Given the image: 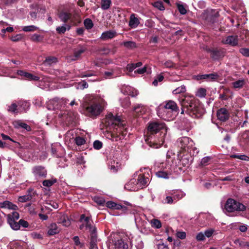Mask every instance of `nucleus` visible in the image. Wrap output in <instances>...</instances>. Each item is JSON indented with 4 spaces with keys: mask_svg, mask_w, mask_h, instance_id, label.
<instances>
[{
    "mask_svg": "<svg viewBox=\"0 0 249 249\" xmlns=\"http://www.w3.org/2000/svg\"><path fill=\"white\" fill-rule=\"evenodd\" d=\"M167 128L164 123L155 121L150 122L147 127V136L145 141L150 146L158 148L164 142Z\"/></svg>",
    "mask_w": 249,
    "mask_h": 249,
    "instance_id": "f257e3e1",
    "label": "nucleus"
},
{
    "mask_svg": "<svg viewBox=\"0 0 249 249\" xmlns=\"http://www.w3.org/2000/svg\"><path fill=\"white\" fill-rule=\"evenodd\" d=\"M105 124L107 126H109L113 129L112 132L108 135L112 141H120L124 139L127 134L128 129L125 127L124 122L119 116H114L110 112L105 118Z\"/></svg>",
    "mask_w": 249,
    "mask_h": 249,
    "instance_id": "f03ea898",
    "label": "nucleus"
},
{
    "mask_svg": "<svg viewBox=\"0 0 249 249\" xmlns=\"http://www.w3.org/2000/svg\"><path fill=\"white\" fill-rule=\"evenodd\" d=\"M181 107V114H187L194 118H200L204 114L205 109L199 100L193 96H185L180 100Z\"/></svg>",
    "mask_w": 249,
    "mask_h": 249,
    "instance_id": "7ed1b4c3",
    "label": "nucleus"
},
{
    "mask_svg": "<svg viewBox=\"0 0 249 249\" xmlns=\"http://www.w3.org/2000/svg\"><path fill=\"white\" fill-rule=\"evenodd\" d=\"M83 108L87 116L93 118L99 115L103 110L101 103L95 99L85 102L83 104Z\"/></svg>",
    "mask_w": 249,
    "mask_h": 249,
    "instance_id": "20e7f679",
    "label": "nucleus"
},
{
    "mask_svg": "<svg viewBox=\"0 0 249 249\" xmlns=\"http://www.w3.org/2000/svg\"><path fill=\"white\" fill-rule=\"evenodd\" d=\"M19 218V214L17 212H13L7 215V221L10 227L15 231L20 229V227L27 228L29 224L27 221L20 219L18 222L16 220Z\"/></svg>",
    "mask_w": 249,
    "mask_h": 249,
    "instance_id": "39448f33",
    "label": "nucleus"
},
{
    "mask_svg": "<svg viewBox=\"0 0 249 249\" xmlns=\"http://www.w3.org/2000/svg\"><path fill=\"white\" fill-rule=\"evenodd\" d=\"M203 50L210 54V58L214 61L221 60L226 54L225 50L223 48L212 47L206 46Z\"/></svg>",
    "mask_w": 249,
    "mask_h": 249,
    "instance_id": "423d86ee",
    "label": "nucleus"
},
{
    "mask_svg": "<svg viewBox=\"0 0 249 249\" xmlns=\"http://www.w3.org/2000/svg\"><path fill=\"white\" fill-rule=\"evenodd\" d=\"M225 209L229 213L234 211L244 212L246 210V206L234 199L229 198L225 204Z\"/></svg>",
    "mask_w": 249,
    "mask_h": 249,
    "instance_id": "0eeeda50",
    "label": "nucleus"
},
{
    "mask_svg": "<svg viewBox=\"0 0 249 249\" xmlns=\"http://www.w3.org/2000/svg\"><path fill=\"white\" fill-rule=\"evenodd\" d=\"M249 36V32L246 30H244L241 32L240 38L238 36H229L226 37L225 39L222 41V42L225 44H229L232 46H235L238 45V40L239 39L244 40L245 38L247 40Z\"/></svg>",
    "mask_w": 249,
    "mask_h": 249,
    "instance_id": "6e6552de",
    "label": "nucleus"
},
{
    "mask_svg": "<svg viewBox=\"0 0 249 249\" xmlns=\"http://www.w3.org/2000/svg\"><path fill=\"white\" fill-rule=\"evenodd\" d=\"M177 143L180 148L179 152L188 151L189 149H193L194 142L193 140L188 137H183L178 139Z\"/></svg>",
    "mask_w": 249,
    "mask_h": 249,
    "instance_id": "1a4fd4ad",
    "label": "nucleus"
},
{
    "mask_svg": "<svg viewBox=\"0 0 249 249\" xmlns=\"http://www.w3.org/2000/svg\"><path fill=\"white\" fill-rule=\"evenodd\" d=\"M33 173L36 182L41 181L43 178H46L47 171L44 166H36L33 169Z\"/></svg>",
    "mask_w": 249,
    "mask_h": 249,
    "instance_id": "9d476101",
    "label": "nucleus"
},
{
    "mask_svg": "<svg viewBox=\"0 0 249 249\" xmlns=\"http://www.w3.org/2000/svg\"><path fill=\"white\" fill-rule=\"evenodd\" d=\"M128 239L126 236L122 233L118 237L115 239L114 246L115 249H128Z\"/></svg>",
    "mask_w": 249,
    "mask_h": 249,
    "instance_id": "9b49d317",
    "label": "nucleus"
},
{
    "mask_svg": "<svg viewBox=\"0 0 249 249\" xmlns=\"http://www.w3.org/2000/svg\"><path fill=\"white\" fill-rule=\"evenodd\" d=\"M219 16V12L215 9L207 10L203 14V18L208 22L214 23Z\"/></svg>",
    "mask_w": 249,
    "mask_h": 249,
    "instance_id": "f8f14e48",
    "label": "nucleus"
},
{
    "mask_svg": "<svg viewBox=\"0 0 249 249\" xmlns=\"http://www.w3.org/2000/svg\"><path fill=\"white\" fill-rule=\"evenodd\" d=\"M165 103V104L163 106L164 109L165 110L164 111V112H166V110L167 109H169L175 116L178 114L179 109L175 102L172 100H169L166 101Z\"/></svg>",
    "mask_w": 249,
    "mask_h": 249,
    "instance_id": "ddd939ff",
    "label": "nucleus"
},
{
    "mask_svg": "<svg viewBox=\"0 0 249 249\" xmlns=\"http://www.w3.org/2000/svg\"><path fill=\"white\" fill-rule=\"evenodd\" d=\"M76 114L71 112L64 115L63 119L67 125L73 126L76 124Z\"/></svg>",
    "mask_w": 249,
    "mask_h": 249,
    "instance_id": "4468645a",
    "label": "nucleus"
},
{
    "mask_svg": "<svg viewBox=\"0 0 249 249\" xmlns=\"http://www.w3.org/2000/svg\"><path fill=\"white\" fill-rule=\"evenodd\" d=\"M219 75L217 73H212L210 74H199L196 76V79L205 80L208 82L215 81L218 79Z\"/></svg>",
    "mask_w": 249,
    "mask_h": 249,
    "instance_id": "2eb2a0df",
    "label": "nucleus"
},
{
    "mask_svg": "<svg viewBox=\"0 0 249 249\" xmlns=\"http://www.w3.org/2000/svg\"><path fill=\"white\" fill-rule=\"evenodd\" d=\"M217 117L222 122H225L229 119L230 114L228 110L224 107L220 108L217 111Z\"/></svg>",
    "mask_w": 249,
    "mask_h": 249,
    "instance_id": "dca6fc26",
    "label": "nucleus"
},
{
    "mask_svg": "<svg viewBox=\"0 0 249 249\" xmlns=\"http://www.w3.org/2000/svg\"><path fill=\"white\" fill-rule=\"evenodd\" d=\"M57 221L58 223L61 224L65 227H68L71 223L68 216L66 214L62 213H59L57 215Z\"/></svg>",
    "mask_w": 249,
    "mask_h": 249,
    "instance_id": "f3484780",
    "label": "nucleus"
},
{
    "mask_svg": "<svg viewBox=\"0 0 249 249\" xmlns=\"http://www.w3.org/2000/svg\"><path fill=\"white\" fill-rule=\"evenodd\" d=\"M149 181V178H148L145 177L143 174H140L138 176V178L137 180L136 179H131L129 183H133L135 182H136L137 184H140V186H145Z\"/></svg>",
    "mask_w": 249,
    "mask_h": 249,
    "instance_id": "a211bd4d",
    "label": "nucleus"
},
{
    "mask_svg": "<svg viewBox=\"0 0 249 249\" xmlns=\"http://www.w3.org/2000/svg\"><path fill=\"white\" fill-rule=\"evenodd\" d=\"M90 247L93 249L97 246V235L96 233V229L95 228H93L91 230H90Z\"/></svg>",
    "mask_w": 249,
    "mask_h": 249,
    "instance_id": "6ab92c4d",
    "label": "nucleus"
},
{
    "mask_svg": "<svg viewBox=\"0 0 249 249\" xmlns=\"http://www.w3.org/2000/svg\"><path fill=\"white\" fill-rule=\"evenodd\" d=\"M0 207L1 208L8 209L14 211H17L18 209V207L16 205L8 200L0 203Z\"/></svg>",
    "mask_w": 249,
    "mask_h": 249,
    "instance_id": "aec40b11",
    "label": "nucleus"
},
{
    "mask_svg": "<svg viewBox=\"0 0 249 249\" xmlns=\"http://www.w3.org/2000/svg\"><path fill=\"white\" fill-rule=\"evenodd\" d=\"M79 221L84 222L86 225V228L89 230L93 228L90 223V218L89 216H86L85 214H82L80 216Z\"/></svg>",
    "mask_w": 249,
    "mask_h": 249,
    "instance_id": "412c9836",
    "label": "nucleus"
},
{
    "mask_svg": "<svg viewBox=\"0 0 249 249\" xmlns=\"http://www.w3.org/2000/svg\"><path fill=\"white\" fill-rule=\"evenodd\" d=\"M116 35L117 34L116 32L109 30L103 32L101 35L100 38L103 40H106L114 38L116 36Z\"/></svg>",
    "mask_w": 249,
    "mask_h": 249,
    "instance_id": "4be33fe9",
    "label": "nucleus"
},
{
    "mask_svg": "<svg viewBox=\"0 0 249 249\" xmlns=\"http://www.w3.org/2000/svg\"><path fill=\"white\" fill-rule=\"evenodd\" d=\"M178 157L179 160L178 162L179 164L182 165L184 167L189 165L190 159L191 158L189 155H183L181 157H180L179 155H178Z\"/></svg>",
    "mask_w": 249,
    "mask_h": 249,
    "instance_id": "5701e85b",
    "label": "nucleus"
},
{
    "mask_svg": "<svg viewBox=\"0 0 249 249\" xmlns=\"http://www.w3.org/2000/svg\"><path fill=\"white\" fill-rule=\"evenodd\" d=\"M58 61L57 58L53 56H49L46 57L45 60L43 62V64L45 66H51L56 64Z\"/></svg>",
    "mask_w": 249,
    "mask_h": 249,
    "instance_id": "b1692460",
    "label": "nucleus"
},
{
    "mask_svg": "<svg viewBox=\"0 0 249 249\" xmlns=\"http://www.w3.org/2000/svg\"><path fill=\"white\" fill-rule=\"evenodd\" d=\"M86 46L79 45L77 48L75 49L74 51V56L76 59L80 56L82 53H84L87 50Z\"/></svg>",
    "mask_w": 249,
    "mask_h": 249,
    "instance_id": "393cba45",
    "label": "nucleus"
},
{
    "mask_svg": "<svg viewBox=\"0 0 249 249\" xmlns=\"http://www.w3.org/2000/svg\"><path fill=\"white\" fill-rule=\"evenodd\" d=\"M140 23L139 20L138 18L135 17V14H133L130 16V20L129 22V25L132 28H136Z\"/></svg>",
    "mask_w": 249,
    "mask_h": 249,
    "instance_id": "a878e982",
    "label": "nucleus"
},
{
    "mask_svg": "<svg viewBox=\"0 0 249 249\" xmlns=\"http://www.w3.org/2000/svg\"><path fill=\"white\" fill-rule=\"evenodd\" d=\"M14 125L16 128H23L28 131L31 130V127L30 126H29V125L25 123H22L19 121H15L14 123Z\"/></svg>",
    "mask_w": 249,
    "mask_h": 249,
    "instance_id": "bb28decb",
    "label": "nucleus"
},
{
    "mask_svg": "<svg viewBox=\"0 0 249 249\" xmlns=\"http://www.w3.org/2000/svg\"><path fill=\"white\" fill-rule=\"evenodd\" d=\"M59 232V231L57 228V226L55 223H53L51 224L49 227V230L48 231V233L50 235H53L55 234H56Z\"/></svg>",
    "mask_w": 249,
    "mask_h": 249,
    "instance_id": "cd10ccee",
    "label": "nucleus"
},
{
    "mask_svg": "<svg viewBox=\"0 0 249 249\" xmlns=\"http://www.w3.org/2000/svg\"><path fill=\"white\" fill-rule=\"evenodd\" d=\"M18 75L21 77V79L31 80V73L22 70H18L17 71Z\"/></svg>",
    "mask_w": 249,
    "mask_h": 249,
    "instance_id": "c85d7f7f",
    "label": "nucleus"
},
{
    "mask_svg": "<svg viewBox=\"0 0 249 249\" xmlns=\"http://www.w3.org/2000/svg\"><path fill=\"white\" fill-rule=\"evenodd\" d=\"M146 111L144 107L138 105L134 108V112L137 116H140L143 114Z\"/></svg>",
    "mask_w": 249,
    "mask_h": 249,
    "instance_id": "c756f323",
    "label": "nucleus"
},
{
    "mask_svg": "<svg viewBox=\"0 0 249 249\" xmlns=\"http://www.w3.org/2000/svg\"><path fill=\"white\" fill-rule=\"evenodd\" d=\"M122 45L128 49H133L137 48L136 43L131 41H124Z\"/></svg>",
    "mask_w": 249,
    "mask_h": 249,
    "instance_id": "7c9ffc66",
    "label": "nucleus"
},
{
    "mask_svg": "<svg viewBox=\"0 0 249 249\" xmlns=\"http://www.w3.org/2000/svg\"><path fill=\"white\" fill-rule=\"evenodd\" d=\"M169 174L170 173L167 171H159L156 173V175L158 177L165 179L169 178Z\"/></svg>",
    "mask_w": 249,
    "mask_h": 249,
    "instance_id": "2f4dec72",
    "label": "nucleus"
},
{
    "mask_svg": "<svg viewBox=\"0 0 249 249\" xmlns=\"http://www.w3.org/2000/svg\"><path fill=\"white\" fill-rule=\"evenodd\" d=\"M57 180L56 178H53L52 179H46L42 181V185L44 186L49 187L53 185L55 183L57 182Z\"/></svg>",
    "mask_w": 249,
    "mask_h": 249,
    "instance_id": "473e14b6",
    "label": "nucleus"
},
{
    "mask_svg": "<svg viewBox=\"0 0 249 249\" xmlns=\"http://www.w3.org/2000/svg\"><path fill=\"white\" fill-rule=\"evenodd\" d=\"M111 4V0H102L101 8L104 10H107L110 7Z\"/></svg>",
    "mask_w": 249,
    "mask_h": 249,
    "instance_id": "72a5a7b5",
    "label": "nucleus"
},
{
    "mask_svg": "<svg viewBox=\"0 0 249 249\" xmlns=\"http://www.w3.org/2000/svg\"><path fill=\"white\" fill-rule=\"evenodd\" d=\"M71 14L67 12H64L60 14V18L64 22H67L68 20L71 19Z\"/></svg>",
    "mask_w": 249,
    "mask_h": 249,
    "instance_id": "f704fd0d",
    "label": "nucleus"
},
{
    "mask_svg": "<svg viewBox=\"0 0 249 249\" xmlns=\"http://www.w3.org/2000/svg\"><path fill=\"white\" fill-rule=\"evenodd\" d=\"M245 84L244 80H238L232 83L233 87L235 89H241Z\"/></svg>",
    "mask_w": 249,
    "mask_h": 249,
    "instance_id": "c9c22d12",
    "label": "nucleus"
},
{
    "mask_svg": "<svg viewBox=\"0 0 249 249\" xmlns=\"http://www.w3.org/2000/svg\"><path fill=\"white\" fill-rule=\"evenodd\" d=\"M18 105L16 103H12L8 107V111L14 114H17L18 112Z\"/></svg>",
    "mask_w": 249,
    "mask_h": 249,
    "instance_id": "e433bc0d",
    "label": "nucleus"
},
{
    "mask_svg": "<svg viewBox=\"0 0 249 249\" xmlns=\"http://www.w3.org/2000/svg\"><path fill=\"white\" fill-rule=\"evenodd\" d=\"M151 224L152 227L155 228L160 229L161 227L160 221L157 219H154L151 220Z\"/></svg>",
    "mask_w": 249,
    "mask_h": 249,
    "instance_id": "4c0bfd02",
    "label": "nucleus"
},
{
    "mask_svg": "<svg viewBox=\"0 0 249 249\" xmlns=\"http://www.w3.org/2000/svg\"><path fill=\"white\" fill-rule=\"evenodd\" d=\"M206 89L201 88L198 89L196 95L200 98H203L206 96Z\"/></svg>",
    "mask_w": 249,
    "mask_h": 249,
    "instance_id": "58836bf2",
    "label": "nucleus"
},
{
    "mask_svg": "<svg viewBox=\"0 0 249 249\" xmlns=\"http://www.w3.org/2000/svg\"><path fill=\"white\" fill-rule=\"evenodd\" d=\"M84 24L87 29H90L93 26L92 21L89 18H86L84 20Z\"/></svg>",
    "mask_w": 249,
    "mask_h": 249,
    "instance_id": "ea45409f",
    "label": "nucleus"
},
{
    "mask_svg": "<svg viewBox=\"0 0 249 249\" xmlns=\"http://www.w3.org/2000/svg\"><path fill=\"white\" fill-rule=\"evenodd\" d=\"M212 159V158L211 157H205L202 159L200 164L203 166H205L210 164Z\"/></svg>",
    "mask_w": 249,
    "mask_h": 249,
    "instance_id": "a19ab883",
    "label": "nucleus"
},
{
    "mask_svg": "<svg viewBox=\"0 0 249 249\" xmlns=\"http://www.w3.org/2000/svg\"><path fill=\"white\" fill-rule=\"evenodd\" d=\"M18 106L21 107L23 110L26 111V110H28L30 108V104L29 102L27 101H24V102H19L18 103Z\"/></svg>",
    "mask_w": 249,
    "mask_h": 249,
    "instance_id": "79ce46f5",
    "label": "nucleus"
},
{
    "mask_svg": "<svg viewBox=\"0 0 249 249\" xmlns=\"http://www.w3.org/2000/svg\"><path fill=\"white\" fill-rule=\"evenodd\" d=\"M186 91L185 86L182 85L181 86L177 88L173 91V93L174 94H180L184 93Z\"/></svg>",
    "mask_w": 249,
    "mask_h": 249,
    "instance_id": "37998d69",
    "label": "nucleus"
},
{
    "mask_svg": "<svg viewBox=\"0 0 249 249\" xmlns=\"http://www.w3.org/2000/svg\"><path fill=\"white\" fill-rule=\"evenodd\" d=\"M43 37H44L42 36L35 34L32 35V41L37 42H40L43 41Z\"/></svg>",
    "mask_w": 249,
    "mask_h": 249,
    "instance_id": "c03bdc74",
    "label": "nucleus"
},
{
    "mask_svg": "<svg viewBox=\"0 0 249 249\" xmlns=\"http://www.w3.org/2000/svg\"><path fill=\"white\" fill-rule=\"evenodd\" d=\"M164 79V76L162 74H160L157 75L152 84L154 86H157L158 82H161Z\"/></svg>",
    "mask_w": 249,
    "mask_h": 249,
    "instance_id": "a18cd8bd",
    "label": "nucleus"
},
{
    "mask_svg": "<svg viewBox=\"0 0 249 249\" xmlns=\"http://www.w3.org/2000/svg\"><path fill=\"white\" fill-rule=\"evenodd\" d=\"M231 157L245 161H249V157L245 155H238L236 154H234L231 155Z\"/></svg>",
    "mask_w": 249,
    "mask_h": 249,
    "instance_id": "49530a36",
    "label": "nucleus"
},
{
    "mask_svg": "<svg viewBox=\"0 0 249 249\" xmlns=\"http://www.w3.org/2000/svg\"><path fill=\"white\" fill-rule=\"evenodd\" d=\"M93 146L95 149L99 150L103 147V143L99 140H96L94 142Z\"/></svg>",
    "mask_w": 249,
    "mask_h": 249,
    "instance_id": "de8ad7c7",
    "label": "nucleus"
},
{
    "mask_svg": "<svg viewBox=\"0 0 249 249\" xmlns=\"http://www.w3.org/2000/svg\"><path fill=\"white\" fill-rule=\"evenodd\" d=\"M75 142L77 145L80 146L84 144L86 141L83 138L81 137H77L75 139Z\"/></svg>",
    "mask_w": 249,
    "mask_h": 249,
    "instance_id": "09e8293b",
    "label": "nucleus"
},
{
    "mask_svg": "<svg viewBox=\"0 0 249 249\" xmlns=\"http://www.w3.org/2000/svg\"><path fill=\"white\" fill-rule=\"evenodd\" d=\"M72 240L74 243L75 245L79 246L80 248L84 247V244L81 243L80 241L79 238L78 236H75L72 238Z\"/></svg>",
    "mask_w": 249,
    "mask_h": 249,
    "instance_id": "8fccbe9b",
    "label": "nucleus"
},
{
    "mask_svg": "<svg viewBox=\"0 0 249 249\" xmlns=\"http://www.w3.org/2000/svg\"><path fill=\"white\" fill-rule=\"evenodd\" d=\"M154 6L161 11L164 10L165 9L163 2L160 1L155 2L154 3Z\"/></svg>",
    "mask_w": 249,
    "mask_h": 249,
    "instance_id": "3c124183",
    "label": "nucleus"
},
{
    "mask_svg": "<svg viewBox=\"0 0 249 249\" xmlns=\"http://www.w3.org/2000/svg\"><path fill=\"white\" fill-rule=\"evenodd\" d=\"M183 196L182 193L180 191H177L176 192H175L173 195V198L175 200V201L176 202L178 200L181 198Z\"/></svg>",
    "mask_w": 249,
    "mask_h": 249,
    "instance_id": "603ef678",
    "label": "nucleus"
},
{
    "mask_svg": "<svg viewBox=\"0 0 249 249\" xmlns=\"http://www.w3.org/2000/svg\"><path fill=\"white\" fill-rule=\"evenodd\" d=\"M126 204L128 206H125L124 205H123V207H124V208H122L121 210L124 213H131L132 211L130 209V208H131V206H132L131 205H130L129 204V203H128V202H127Z\"/></svg>",
    "mask_w": 249,
    "mask_h": 249,
    "instance_id": "864d4df0",
    "label": "nucleus"
},
{
    "mask_svg": "<svg viewBox=\"0 0 249 249\" xmlns=\"http://www.w3.org/2000/svg\"><path fill=\"white\" fill-rule=\"evenodd\" d=\"M30 197H31V196L30 195L20 196L18 197V200L20 202H25L29 200Z\"/></svg>",
    "mask_w": 249,
    "mask_h": 249,
    "instance_id": "5fc2aeb1",
    "label": "nucleus"
},
{
    "mask_svg": "<svg viewBox=\"0 0 249 249\" xmlns=\"http://www.w3.org/2000/svg\"><path fill=\"white\" fill-rule=\"evenodd\" d=\"M67 30V27L66 26H65V25L60 26V27H57L56 28V31L57 33L59 34H63L65 33V32Z\"/></svg>",
    "mask_w": 249,
    "mask_h": 249,
    "instance_id": "6e6d98bb",
    "label": "nucleus"
},
{
    "mask_svg": "<svg viewBox=\"0 0 249 249\" xmlns=\"http://www.w3.org/2000/svg\"><path fill=\"white\" fill-rule=\"evenodd\" d=\"M177 7H178V11L179 12V13H180V14L185 15L187 13V11L183 5L180 4H178Z\"/></svg>",
    "mask_w": 249,
    "mask_h": 249,
    "instance_id": "4d7b16f0",
    "label": "nucleus"
},
{
    "mask_svg": "<svg viewBox=\"0 0 249 249\" xmlns=\"http://www.w3.org/2000/svg\"><path fill=\"white\" fill-rule=\"evenodd\" d=\"M239 52L243 55L247 57H249V49L242 48L240 49Z\"/></svg>",
    "mask_w": 249,
    "mask_h": 249,
    "instance_id": "13d9d810",
    "label": "nucleus"
},
{
    "mask_svg": "<svg viewBox=\"0 0 249 249\" xmlns=\"http://www.w3.org/2000/svg\"><path fill=\"white\" fill-rule=\"evenodd\" d=\"M99 51L103 54H108L110 51V50L107 47H102L99 49Z\"/></svg>",
    "mask_w": 249,
    "mask_h": 249,
    "instance_id": "bf43d9fd",
    "label": "nucleus"
},
{
    "mask_svg": "<svg viewBox=\"0 0 249 249\" xmlns=\"http://www.w3.org/2000/svg\"><path fill=\"white\" fill-rule=\"evenodd\" d=\"M95 201L100 206H104L106 204L105 200L101 197L95 198Z\"/></svg>",
    "mask_w": 249,
    "mask_h": 249,
    "instance_id": "052dcab7",
    "label": "nucleus"
},
{
    "mask_svg": "<svg viewBox=\"0 0 249 249\" xmlns=\"http://www.w3.org/2000/svg\"><path fill=\"white\" fill-rule=\"evenodd\" d=\"M206 239L204 234L202 233V232H199L196 236V239L197 241H202L205 240Z\"/></svg>",
    "mask_w": 249,
    "mask_h": 249,
    "instance_id": "680f3d73",
    "label": "nucleus"
},
{
    "mask_svg": "<svg viewBox=\"0 0 249 249\" xmlns=\"http://www.w3.org/2000/svg\"><path fill=\"white\" fill-rule=\"evenodd\" d=\"M176 236L178 238L180 239H184L186 238V234L184 231H177Z\"/></svg>",
    "mask_w": 249,
    "mask_h": 249,
    "instance_id": "e2e57ef3",
    "label": "nucleus"
},
{
    "mask_svg": "<svg viewBox=\"0 0 249 249\" xmlns=\"http://www.w3.org/2000/svg\"><path fill=\"white\" fill-rule=\"evenodd\" d=\"M234 243L236 245H239L240 247H247V242H244L239 239H237L235 240Z\"/></svg>",
    "mask_w": 249,
    "mask_h": 249,
    "instance_id": "0e129e2a",
    "label": "nucleus"
},
{
    "mask_svg": "<svg viewBox=\"0 0 249 249\" xmlns=\"http://www.w3.org/2000/svg\"><path fill=\"white\" fill-rule=\"evenodd\" d=\"M157 246L158 249H169L168 245L164 244L161 241Z\"/></svg>",
    "mask_w": 249,
    "mask_h": 249,
    "instance_id": "69168bd1",
    "label": "nucleus"
},
{
    "mask_svg": "<svg viewBox=\"0 0 249 249\" xmlns=\"http://www.w3.org/2000/svg\"><path fill=\"white\" fill-rule=\"evenodd\" d=\"M214 231L213 229H210L205 231L204 233L205 237L206 236L208 238L211 237Z\"/></svg>",
    "mask_w": 249,
    "mask_h": 249,
    "instance_id": "338daca9",
    "label": "nucleus"
},
{
    "mask_svg": "<svg viewBox=\"0 0 249 249\" xmlns=\"http://www.w3.org/2000/svg\"><path fill=\"white\" fill-rule=\"evenodd\" d=\"M123 106L124 107H128L130 105V101L128 97H125L122 103Z\"/></svg>",
    "mask_w": 249,
    "mask_h": 249,
    "instance_id": "774afa93",
    "label": "nucleus"
}]
</instances>
